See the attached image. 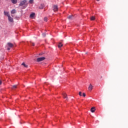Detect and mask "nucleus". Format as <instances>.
<instances>
[{"label": "nucleus", "instance_id": "7", "mask_svg": "<svg viewBox=\"0 0 128 128\" xmlns=\"http://www.w3.org/2000/svg\"><path fill=\"white\" fill-rule=\"evenodd\" d=\"M62 96H64V98H65L66 100H68V95H66V94L65 92H64L62 94Z\"/></svg>", "mask_w": 128, "mask_h": 128}, {"label": "nucleus", "instance_id": "20", "mask_svg": "<svg viewBox=\"0 0 128 128\" xmlns=\"http://www.w3.org/2000/svg\"><path fill=\"white\" fill-rule=\"evenodd\" d=\"M72 16H68V18H69V20H70V18H72Z\"/></svg>", "mask_w": 128, "mask_h": 128}, {"label": "nucleus", "instance_id": "16", "mask_svg": "<svg viewBox=\"0 0 128 128\" xmlns=\"http://www.w3.org/2000/svg\"><path fill=\"white\" fill-rule=\"evenodd\" d=\"M29 2L30 4H34V0H30Z\"/></svg>", "mask_w": 128, "mask_h": 128}, {"label": "nucleus", "instance_id": "18", "mask_svg": "<svg viewBox=\"0 0 128 128\" xmlns=\"http://www.w3.org/2000/svg\"><path fill=\"white\" fill-rule=\"evenodd\" d=\"M82 92H79V96H82Z\"/></svg>", "mask_w": 128, "mask_h": 128}, {"label": "nucleus", "instance_id": "13", "mask_svg": "<svg viewBox=\"0 0 128 128\" xmlns=\"http://www.w3.org/2000/svg\"><path fill=\"white\" fill-rule=\"evenodd\" d=\"M62 42H60L58 44V48H62Z\"/></svg>", "mask_w": 128, "mask_h": 128}, {"label": "nucleus", "instance_id": "1", "mask_svg": "<svg viewBox=\"0 0 128 128\" xmlns=\"http://www.w3.org/2000/svg\"><path fill=\"white\" fill-rule=\"evenodd\" d=\"M28 1L26 0H23L20 2L19 6H21V8L24 10V8H26V6H28Z\"/></svg>", "mask_w": 128, "mask_h": 128}, {"label": "nucleus", "instance_id": "26", "mask_svg": "<svg viewBox=\"0 0 128 128\" xmlns=\"http://www.w3.org/2000/svg\"><path fill=\"white\" fill-rule=\"evenodd\" d=\"M96 1H97V2H98V1H100V0H96Z\"/></svg>", "mask_w": 128, "mask_h": 128}, {"label": "nucleus", "instance_id": "3", "mask_svg": "<svg viewBox=\"0 0 128 128\" xmlns=\"http://www.w3.org/2000/svg\"><path fill=\"white\" fill-rule=\"evenodd\" d=\"M58 6L54 5L53 6V10H54V12H58Z\"/></svg>", "mask_w": 128, "mask_h": 128}, {"label": "nucleus", "instance_id": "25", "mask_svg": "<svg viewBox=\"0 0 128 128\" xmlns=\"http://www.w3.org/2000/svg\"><path fill=\"white\" fill-rule=\"evenodd\" d=\"M46 35L44 34H43V36H45Z\"/></svg>", "mask_w": 128, "mask_h": 128}, {"label": "nucleus", "instance_id": "10", "mask_svg": "<svg viewBox=\"0 0 128 128\" xmlns=\"http://www.w3.org/2000/svg\"><path fill=\"white\" fill-rule=\"evenodd\" d=\"M16 10L14 9L11 11V14H16Z\"/></svg>", "mask_w": 128, "mask_h": 128}, {"label": "nucleus", "instance_id": "19", "mask_svg": "<svg viewBox=\"0 0 128 128\" xmlns=\"http://www.w3.org/2000/svg\"><path fill=\"white\" fill-rule=\"evenodd\" d=\"M13 88H16V85L13 86Z\"/></svg>", "mask_w": 128, "mask_h": 128}, {"label": "nucleus", "instance_id": "2", "mask_svg": "<svg viewBox=\"0 0 128 128\" xmlns=\"http://www.w3.org/2000/svg\"><path fill=\"white\" fill-rule=\"evenodd\" d=\"M46 60V58L44 57L38 58H37V62H42V60Z\"/></svg>", "mask_w": 128, "mask_h": 128}, {"label": "nucleus", "instance_id": "4", "mask_svg": "<svg viewBox=\"0 0 128 128\" xmlns=\"http://www.w3.org/2000/svg\"><path fill=\"white\" fill-rule=\"evenodd\" d=\"M34 16H36V14L34 13H32L30 16V18H34Z\"/></svg>", "mask_w": 128, "mask_h": 128}, {"label": "nucleus", "instance_id": "21", "mask_svg": "<svg viewBox=\"0 0 128 128\" xmlns=\"http://www.w3.org/2000/svg\"><path fill=\"white\" fill-rule=\"evenodd\" d=\"M82 96H84V97L86 96V94L83 93V94H82Z\"/></svg>", "mask_w": 128, "mask_h": 128}, {"label": "nucleus", "instance_id": "15", "mask_svg": "<svg viewBox=\"0 0 128 128\" xmlns=\"http://www.w3.org/2000/svg\"><path fill=\"white\" fill-rule=\"evenodd\" d=\"M22 64V66H24V68L28 67V65H26V64H24V62H23Z\"/></svg>", "mask_w": 128, "mask_h": 128}, {"label": "nucleus", "instance_id": "17", "mask_svg": "<svg viewBox=\"0 0 128 128\" xmlns=\"http://www.w3.org/2000/svg\"><path fill=\"white\" fill-rule=\"evenodd\" d=\"M44 22H48V18L45 17V18H44Z\"/></svg>", "mask_w": 128, "mask_h": 128}, {"label": "nucleus", "instance_id": "6", "mask_svg": "<svg viewBox=\"0 0 128 128\" xmlns=\"http://www.w3.org/2000/svg\"><path fill=\"white\" fill-rule=\"evenodd\" d=\"M93 88H94V86H92V84H90V86H89V87L88 88V90L91 92V90H92Z\"/></svg>", "mask_w": 128, "mask_h": 128}, {"label": "nucleus", "instance_id": "11", "mask_svg": "<svg viewBox=\"0 0 128 128\" xmlns=\"http://www.w3.org/2000/svg\"><path fill=\"white\" fill-rule=\"evenodd\" d=\"M8 46L10 48H12V46H14V44H12L10 43V42L8 44Z\"/></svg>", "mask_w": 128, "mask_h": 128}, {"label": "nucleus", "instance_id": "5", "mask_svg": "<svg viewBox=\"0 0 128 128\" xmlns=\"http://www.w3.org/2000/svg\"><path fill=\"white\" fill-rule=\"evenodd\" d=\"M8 20L10 22H14V18L10 17V16L8 17Z\"/></svg>", "mask_w": 128, "mask_h": 128}, {"label": "nucleus", "instance_id": "14", "mask_svg": "<svg viewBox=\"0 0 128 128\" xmlns=\"http://www.w3.org/2000/svg\"><path fill=\"white\" fill-rule=\"evenodd\" d=\"M96 20V18L94 16H92L91 18H90V20Z\"/></svg>", "mask_w": 128, "mask_h": 128}, {"label": "nucleus", "instance_id": "24", "mask_svg": "<svg viewBox=\"0 0 128 128\" xmlns=\"http://www.w3.org/2000/svg\"><path fill=\"white\" fill-rule=\"evenodd\" d=\"M2 84V80H0V86Z\"/></svg>", "mask_w": 128, "mask_h": 128}, {"label": "nucleus", "instance_id": "22", "mask_svg": "<svg viewBox=\"0 0 128 128\" xmlns=\"http://www.w3.org/2000/svg\"><path fill=\"white\" fill-rule=\"evenodd\" d=\"M10 50V48H8V50Z\"/></svg>", "mask_w": 128, "mask_h": 128}, {"label": "nucleus", "instance_id": "23", "mask_svg": "<svg viewBox=\"0 0 128 128\" xmlns=\"http://www.w3.org/2000/svg\"><path fill=\"white\" fill-rule=\"evenodd\" d=\"M32 46H34V43H32Z\"/></svg>", "mask_w": 128, "mask_h": 128}, {"label": "nucleus", "instance_id": "9", "mask_svg": "<svg viewBox=\"0 0 128 128\" xmlns=\"http://www.w3.org/2000/svg\"><path fill=\"white\" fill-rule=\"evenodd\" d=\"M95 111H96V108H94V107H92V108H91L90 112H94Z\"/></svg>", "mask_w": 128, "mask_h": 128}, {"label": "nucleus", "instance_id": "12", "mask_svg": "<svg viewBox=\"0 0 128 128\" xmlns=\"http://www.w3.org/2000/svg\"><path fill=\"white\" fill-rule=\"evenodd\" d=\"M12 4H16L18 2V0H11Z\"/></svg>", "mask_w": 128, "mask_h": 128}, {"label": "nucleus", "instance_id": "8", "mask_svg": "<svg viewBox=\"0 0 128 128\" xmlns=\"http://www.w3.org/2000/svg\"><path fill=\"white\" fill-rule=\"evenodd\" d=\"M4 16H8V17H9L10 16V13L8 12L4 11Z\"/></svg>", "mask_w": 128, "mask_h": 128}]
</instances>
